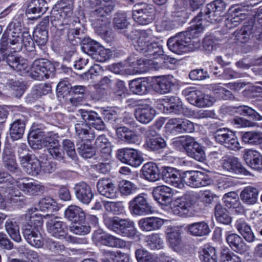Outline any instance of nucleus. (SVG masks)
<instances>
[{"instance_id":"obj_7","label":"nucleus","mask_w":262,"mask_h":262,"mask_svg":"<svg viewBox=\"0 0 262 262\" xmlns=\"http://www.w3.org/2000/svg\"><path fill=\"white\" fill-rule=\"evenodd\" d=\"M54 71L53 64L49 61L44 59H38L33 61L30 68L28 67L25 71L20 72V74H24L30 72V75L33 79L41 80L44 78H49Z\"/></svg>"},{"instance_id":"obj_42","label":"nucleus","mask_w":262,"mask_h":262,"mask_svg":"<svg viewBox=\"0 0 262 262\" xmlns=\"http://www.w3.org/2000/svg\"><path fill=\"white\" fill-rule=\"evenodd\" d=\"M181 234L180 230L177 227L169 229L167 232V239L169 245L176 251L181 248Z\"/></svg>"},{"instance_id":"obj_34","label":"nucleus","mask_w":262,"mask_h":262,"mask_svg":"<svg viewBox=\"0 0 262 262\" xmlns=\"http://www.w3.org/2000/svg\"><path fill=\"white\" fill-rule=\"evenodd\" d=\"M164 221L157 217H148L141 219L139 221L140 228L144 231H152L159 229L163 225Z\"/></svg>"},{"instance_id":"obj_17","label":"nucleus","mask_w":262,"mask_h":262,"mask_svg":"<svg viewBox=\"0 0 262 262\" xmlns=\"http://www.w3.org/2000/svg\"><path fill=\"white\" fill-rule=\"evenodd\" d=\"M160 177L166 183L177 188H183L182 172L177 169L169 167L163 166L161 168Z\"/></svg>"},{"instance_id":"obj_10","label":"nucleus","mask_w":262,"mask_h":262,"mask_svg":"<svg viewBox=\"0 0 262 262\" xmlns=\"http://www.w3.org/2000/svg\"><path fill=\"white\" fill-rule=\"evenodd\" d=\"M195 202V197L192 192H187L169 204L171 212L174 215L184 216L189 208Z\"/></svg>"},{"instance_id":"obj_24","label":"nucleus","mask_w":262,"mask_h":262,"mask_svg":"<svg viewBox=\"0 0 262 262\" xmlns=\"http://www.w3.org/2000/svg\"><path fill=\"white\" fill-rule=\"evenodd\" d=\"M116 233L123 236H134L136 233L134 222L116 216Z\"/></svg>"},{"instance_id":"obj_43","label":"nucleus","mask_w":262,"mask_h":262,"mask_svg":"<svg viewBox=\"0 0 262 262\" xmlns=\"http://www.w3.org/2000/svg\"><path fill=\"white\" fill-rule=\"evenodd\" d=\"M187 228L190 233L196 236H203L209 234L211 230L209 225L205 221L195 222L188 225Z\"/></svg>"},{"instance_id":"obj_52","label":"nucleus","mask_w":262,"mask_h":262,"mask_svg":"<svg viewBox=\"0 0 262 262\" xmlns=\"http://www.w3.org/2000/svg\"><path fill=\"white\" fill-rule=\"evenodd\" d=\"M146 145L148 150L160 153L166 147V142L161 137H153L146 140Z\"/></svg>"},{"instance_id":"obj_12","label":"nucleus","mask_w":262,"mask_h":262,"mask_svg":"<svg viewBox=\"0 0 262 262\" xmlns=\"http://www.w3.org/2000/svg\"><path fill=\"white\" fill-rule=\"evenodd\" d=\"M182 94L187 97L190 103L199 107L210 106L213 104L212 99L209 95L203 93L195 88H187L182 91Z\"/></svg>"},{"instance_id":"obj_41","label":"nucleus","mask_w":262,"mask_h":262,"mask_svg":"<svg viewBox=\"0 0 262 262\" xmlns=\"http://www.w3.org/2000/svg\"><path fill=\"white\" fill-rule=\"evenodd\" d=\"M3 159L5 167L13 174L19 176L20 170L16 163L14 155L9 149H4Z\"/></svg>"},{"instance_id":"obj_37","label":"nucleus","mask_w":262,"mask_h":262,"mask_svg":"<svg viewBox=\"0 0 262 262\" xmlns=\"http://www.w3.org/2000/svg\"><path fill=\"white\" fill-rule=\"evenodd\" d=\"M3 193L4 196L0 192V209H5L8 204L17 202L21 194L18 190H13L11 186L7 188Z\"/></svg>"},{"instance_id":"obj_25","label":"nucleus","mask_w":262,"mask_h":262,"mask_svg":"<svg viewBox=\"0 0 262 262\" xmlns=\"http://www.w3.org/2000/svg\"><path fill=\"white\" fill-rule=\"evenodd\" d=\"M156 114V110L148 104L138 106L134 112L136 119L142 124H147L151 122Z\"/></svg>"},{"instance_id":"obj_3","label":"nucleus","mask_w":262,"mask_h":262,"mask_svg":"<svg viewBox=\"0 0 262 262\" xmlns=\"http://www.w3.org/2000/svg\"><path fill=\"white\" fill-rule=\"evenodd\" d=\"M32 209L29 210L25 215L26 224L23 228V235L27 242L36 248H40L43 241L40 233L43 219L41 216L31 213Z\"/></svg>"},{"instance_id":"obj_28","label":"nucleus","mask_w":262,"mask_h":262,"mask_svg":"<svg viewBox=\"0 0 262 262\" xmlns=\"http://www.w3.org/2000/svg\"><path fill=\"white\" fill-rule=\"evenodd\" d=\"M99 44L94 41L84 45L83 48L90 53L92 58L99 62H105L110 58V54L107 50L104 49H100L98 51Z\"/></svg>"},{"instance_id":"obj_23","label":"nucleus","mask_w":262,"mask_h":262,"mask_svg":"<svg viewBox=\"0 0 262 262\" xmlns=\"http://www.w3.org/2000/svg\"><path fill=\"white\" fill-rule=\"evenodd\" d=\"M222 167L224 169L233 174H243L249 175L250 172L244 167L234 157H225L223 160Z\"/></svg>"},{"instance_id":"obj_1","label":"nucleus","mask_w":262,"mask_h":262,"mask_svg":"<svg viewBox=\"0 0 262 262\" xmlns=\"http://www.w3.org/2000/svg\"><path fill=\"white\" fill-rule=\"evenodd\" d=\"M34 42L29 32L22 31L19 22H12L7 32L2 37L0 42V61L6 60L8 65L18 72L25 71L28 67L27 61L13 53L21 51L23 47L31 51Z\"/></svg>"},{"instance_id":"obj_30","label":"nucleus","mask_w":262,"mask_h":262,"mask_svg":"<svg viewBox=\"0 0 262 262\" xmlns=\"http://www.w3.org/2000/svg\"><path fill=\"white\" fill-rule=\"evenodd\" d=\"M224 16L216 12L214 10H211L206 6L204 11H201L197 16H195L193 20L196 22L195 24H201L200 21H206L211 24L218 23L222 20Z\"/></svg>"},{"instance_id":"obj_29","label":"nucleus","mask_w":262,"mask_h":262,"mask_svg":"<svg viewBox=\"0 0 262 262\" xmlns=\"http://www.w3.org/2000/svg\"><path fill=\"white\" fill-rule=\"evenodd\" d=\"M225 236L227 244L232 250L240 253H243L247 251L246 244L239 235L228 231L226 232Z\"/></svg>"},{"instance_id":"obj_35","label":"nucleus","mask_w":262,"mask_h":262,"mask_svg":"<svg viewBox=\"0 0 262 262\" xmlns=\"http://www.w3.org/2000/svg\"><path fill=\"white\" fill-rule=\"evenodd\" d=\"M144 55L150 60L159 58L164 60L169 59V57L164 54L162 46L156 42L149 43Z\"/></svg>"},{"instance_id":"obj_19","label":"nucleus","mask_w":262,"mask_h":262,"mask_svg":"<svg viewBox=\"0 0 262 262\" xmlns=\"http://www.w3.org/2000/svg\"><path fill=\"white\" fill-rule=\"evenodd\" d=\"M166 105L164 106L165 111L173 115H190V111L184 107L181 100L177 96H171L167 99Z\"/></svg>"},{"instance_id":"obj_61","label":"nucleus","mask_w":262,"mask_h":262,"mask_svg":"<svg viewBox=\"0 0 262 262\" xmlns=\"http://www.w3.org/2000/svg\"><path fill=\"white\" fill-rule=\"evenodd\" d=\"M73 26L68 25L67 26L63 25L62 27L63 28L62 30L68 29L67 35L70 40H73L77 38H78V36L80 34V26L81 25L78 18H76L75 19L70 21V24H73Z\"/></svg>"},{"instance_id":"obj_55","label":"nucleus","mask_w":262,"mask_h":262,"mask_svg":"<svg viewBox=\"0 0 262 262\" xmlns=\"http://www.w3.org/2000/svg\"><path fill=\"white\" fill-rule=\"evenodd\" d=\"M7 232L14 241L18 243L21 240L19 227L17 222L14 220H8L5 223Z\"/></svg>"},{"instance_id":"obj_56","label":"nucleus","mask_w":262,"mask_h":262,"mask_svg":"<svg viewBox=\"0 0 262 262\" xmlns=\"http://www.w3.org/2000/svg\"><path fill=\"white\" fill-rule=\"evenodd\" d=\"M37 208L41 211L53 212L57 211L58 207L56 201L51 197H46L38 202Z\"/></svg>"},{"instance_id":"obj_21","label":"nucleus","mask_w":262,"mask_h":262,"mask_svg":"<svg viewBox=\"0 0 262 262\" xmlns=\"http://www.w3.org/2000/svg\"><path fill=\"white\" fill-rule=\"evenodd\" d=\"M152 193L154 199L161 205L167 206L172 200V189L164 185L155 187Z\"/></svg>"},{"instance_id":"obj_16","label":"nucleus","mask_w":262,"mask_h":262,"mask_svg":"<svg viewBox=\"0 0 262 262\" xmlns=\"http://www.w3.org/2000/svg\"><path fill=\"white\" fill-rule=\"evenodd\" d=\"M261 2L262 0H245L241 5L230 7L228 12L229 15L241 22L248 17L249 7H253Z\"/></svg>"},{"instance_id":"obj_18","label":"nucleus","mask_w":262,"mask_h":262,"mask_svg":"<svg viewBox=\"0 0 262 262\" xmlns=\"http://www.w3.org/2000/svg\"><path fill=\"white\" fill-rule=\"evenodd\" d=\"M166 125L172 132L179 134L191 133L194 130L193 123L185 119L171 118L168 120Z\"/></svg>"},{"instance_id":"obj_60","label":"nucleus","mask_w":262,"mask_h":262,"mask_svg":"<svg viewBox=\"0 0 262 262\" xmlns=\"http://www.w3.org/2000/svg\"><path fill=\"white\" fill-rule=\"evenodd\" d=\"M237 229L244 238L248 243L254 242L257 238L254 235L251 227L245 222H239L237 225Z\"/></svg>"},{"instance_id":"obj_36","label":"nucleus","mask_w":262,"mask_h":262,"mask_svg":"<svg viewBox=\"0 0 262 262\" xmlns=\"http://www.w3.org/2000/svg\"><path fill=\"white\" fill-rule=\"evenodd\" d=\"M81 117L85 121H88L90 125L98 130H103L105 125L98 114L94 112H88L80 110Z\"/></svg>"},{"instance_id":"obj_20","label":"nucleus","mask_w":262,"mask_h":262,"mask_svg":"<svg viewBox=\"0 0 262 262\" xmlns=\"http://www.w3.org/2000/svg\"><path fill=\"white\" fill-rule=\"evenodd\" d=\"M47 230L53 236L59 239L66 237L68 228L66 224L57 217L50 220L47 224Z\"/></svg>"},{"instance_id":"obj_63","label":"nucleus","mask_w":262,"mask_h":262,"mask_svg":"<svg viewBox=\"0 0 262 262\" xmlns=\"http://www.w3.org/2000/svg\"><path fill=\"white\" fill-rule=\"evenodd\" d=\"M86 140L78 141L77 143V151L84 158H90L94 153L93 149Z\"/></svg>"},{"instance_id":"obj_5","label":"nucleus","mask_w":262,"mask_h":262,"mask_svg":"<svg viewBox=\"0 0 262 262\" xmlns=\"http://www.w3.org/2000/svg\"><path fill=\"white\" fill-rule=\"evenodd\" d=\"M173 145H181L185 150L187 155L199 162H204L206 155L203 147L194 138L190 136L180 137L173 142Z\"/></svg>"},{"instance_id":"obj_59","label":"nucleus","mask_w":262,"mask_h":262,"mask_svg":"<svg viewBox=\"0 0 262 262\" xmlns=\"http://www.w3.org/2000/svg\"><path fill=\"white\" fill-rule=\"evenodd\" d=\"M25 123L23 121L19 119L14 121L10 127V135L14 140L21 138L25 130Z\"/></svg>"},{"instance_id":"obj_62","label":"nucleus","mask_w":262,"mask_h":262,"mask_svg":"<svg viewBox=\"0 0 262 262\" xmlns=\"http://www.w3.org/2000/svg\"><path fill=\"white\" fill-rule=\"evenodd\" d=\"M117 189L121 195L128 196L136 191L137 187L130 181L122 180L118 183Z\"/></svg>"},{"instance_id":"obj_48","label":"nucleus","mask_w":262,"mask_h":262,"mask_svg":"<svg viewBox=\"0 0 262 262\" xmlns=\"http://www.w3.org/2000/svg\"><path fill=\"white\" fill-rule=\"evenodd\" d=\"M242 139L245 144L258 145L262 143V132L250 131L242 133Z\"/></svg>"},{"instance_id":"obj_31","label":"nucleus","mask_w":262,"mask_h":262,"mask_svg":"<svg viewBox=\"0 0 262 262\" xmlns=\"http://www.w3.org/2000/svg\"><path fill=\"white\" fill-rule=\"evenodd\" d=\"M141 177L150 182H155L160 178V171L157 165L152 162L144 164L141 170Z\"/></svg>"},{"instance_id":"obj_33","label":"nucleus","mask_w":262,"mask_h":262,"mask_svg":"<svg viewBox=\"0 0 262 262\" xmlns=\"http://www.w3.org/2000/svg\"><path fill=\"white\" fill-rule=\"evenodd\" d=\"M244 159L246 164L252 169L262 170V155L259 152L249 149L245 151Z\"/></svg>"},{"instance_id":"obj_51","label":"nucleus","mask_w":262,"mask_h":262,"mask_svg":"<svg viewBox=\"0 0 262 262\" xmlns=\"http://www.w3.org/2000/svg\"><path fill=\"white\" fill-rule=\"evenodd\" d=\"M114 185L108 179L100 180L97 183V188L99 193L106 198L115 196Z\"/></svg>"},{"instance_id":"obj_27","label":"nucleus","mask_w":262,"mask_h":262,"mask_svg":"<svg viewBox=\"0 0 262 262\" xmlns=\"http://www.w3.org/2000/svg\"><path fill=\"white\" fill-rule=\"evenodd\" d=\"M20 162L24 170L29 174L36 176L41 170L40 161L33 155L26 158L21 156Z\"/></svg>"},{"instance_id":"obj_54","label":"nucleus","mask_w":262,"mask_h":262,"mask_svg":"<svg viewBox=\"0 0 262 262\" xmlns=\"http://www.w3.org/2000/svg\"><path fill=\"white\" fill-rule=\"evenodd\" d=\"M200 258L202 262H217L216 249L210 245H205L200 252Z\"/></svg>"},{"instance_id":"obj_45","label":"nucleus","mask_w":262,"mask_h":262,"mask_svg":"<svg viewBox=\"0 0 262 262\" xmlns=\"http://www.w3.org/2000/svg\"><path fill=\"white\" fill-rule=\"evenodd\" d=\"M48 9L45 0H32L26 10V14H38L36 18L45 13Z\"/></svg>"},{"instance_id":"obj_44","label":"nucleus","mask_w":262,"mask_h":262,"mask_svg":"<svg viewBox=\"0 0 262 262\" xmlns=\"http://www.w3.org/2000/svg\"><path fill=\"white\" fill-rule=\"evenodd\" d=\"M173 77L170 76L158 77L155 83L156 90L161 94H166L170 92L174 86Z\"/></svg>"},{"instance_id":"obj_40","label":"nucleus","mask_w":262,"mask_h":262,"mask_svg":"<svg viewBox=\"0 0 262 262\" xmlns=\"http://www.w3.org/2000/svg\"><path fill=\"white\" fill-rule=\"evenodd\" d=\"M130 91L136 95H143L149 91V84L146 78H136L129 81Z\"/></svg>"},{"instance_id":"obj_14","label":"nucleus","mask_w":262,"mask_h":262,"mask_svg":"<svg viewBox=\"0 0 262 262\" xmlns=\"http://www.w3.org/2000/svg\"><path fill=\"white\" fill-rule=\"evenodd\" d=\"M13 190L15 187L18 190L21 191L25 194L34 195L43 190V187L38 181L27 178L15 179L14 184L12 186Z\"/></svg>"},{"instance_id":"obj_32","label":"nucleus","mask_w":262,"mask_h":262,"mask_svg":"<svg viewBox=\"0 0 262 262\" xmlns=\"http://www.w3.org/2000/svg\"><path fill=\"white\" fill-rule=\"evenodd\" d=\"M76 198L81 202L88 204L93 198L90 187L85 182L76 184L74 188Z\"/></svg>"},{"instance_id":"obj_22","label":"nucleus","mask_w":262,"mask_h":262,"mask_svg":"<svg viewBox=\"0 0 262 262\" xmlns=\"http://www.w3.org/2000/svg\"><path fill=\"white\" fill-rule=\"evenodd\" d=\"M49 21V17H46L34 30V39L39 46H44L47 42Z\"/></svg>"},{"instance_id":"obj_64","label":"nucleus","mask_w":262,"mask_h":262,"mask_svg":"<svg viewBox=\"0 0 262 262\" xmlns=\"http://www.w3.org/2000/svg\"><path fill=\"white\" fill-rule=\"evenodd\" d=\"M239 115L246 116L257 121L262 120V116L252 107L245 105H239Z\"/></svg>"},{"instance_id":"obj_6","label":"nucleus","mask_w":262,"mask_h":262,"mask_svg":"<svg viewBox=\"0 0 262 262\" xmlns=\"http://www.w3.org/2000/svg\"><path fill=\"white\" fill-rule=\"evenodd\" d=\"M57 135L53 133L41 132L39 129L32 130L28 135V142L34 149H39L42 147L47 148L59 144Z\"/></svg>"},{"instance_id":"obj_4","label":"nucleus","mask_w":262,"mask_h":262,"mask_svg":"<svg viewBox=\"0 0 262 262\" xmlns=\"http://www.w3.org/2000/svg\"><path fill=\"white\" fill-rule=\"evenodd\" d=\"M74 1L73 0H60L53 8L50 15L52 24L58 30L62 31L63 25L73 26L70 24L72 20Z\"/></svg>"},{"instance_id":"obj_8","label":"nucleus","mask_w":262,"mask_h":262,"mask_svg":"<svg viewBox=\"0 0 262 262\" xmlns=\"http://www.w3.org/2000/svg\"><path fill=\"white\" fill-rule=\"evenodd\" d=\"M156 12V8L153 5L140 3L134 5L132 16L139 25H146L155 19Z\"/></svg>"},{"instance_id":"obj_47","label":"nucleus","mask_w":262,"mask_h":262,"mask_svg":"<svg viewBox=\"0 0 262 262\" xmlns=\"http://www.w3.org/2000/svg\"><path fill=\"white\" fill-rule=\"evenodd\" d=\"M106 213L104 214V223L106 226L111 230H115V203L107 201L104 203Z\"/></svg>"},{"instance_id":"obj_49","label":"nucleus","mask_w":262,"mask_h":262,"mask_svg":"<svg viewBox=\"0 0 262 262\" xmlns=\"http://www.w3.org/2000/svg\"><path fill=\"white\" fill-rule=\"evenodd\" d=\"M129 25L126 13L118 12L116 13V37L118 39L121 37L122 32L127 29Z\"/></svg>"},{"instance_id":"obj_13","label":"nucleus","mask_w":262,"mask_h":262,"mask_svg":"<svg viewBox=\"0 0 262 262\" xmlns=\"http://www.w3.org/2000/svg\"><path fill=\"white\" fill-rule=\"evenodd\" d=\"M117 158L121 162L135 167L140 166L144 161L141 152L134 148L118 149Z\"/></svg>"},{"instance_id":"obj_39","label":"nucleus","mask_w":262,"mask_h":262,"mask_svg":"<svg viewBox=\"0 0 262 262\" xmlns=\"http://www.w3.org/2000/svg\"><path fill=\"white\" fill-rule=\"evenodd\" d=\"M65 217L75 223H84L85 215V213L80 207L72 205L65 210Z\"/></svg>"},{"instance_id":"obj_50","label":"nucleus","mask_w":262,"mask_h":262,"mask_svg":"<svg viewBox=\"0 0 262 262\" xmlns=\"http://www.w3.org/2000/svg\"><path fill=\"white\" fill-rule=\"evenodd\" d=\"M258 189L255 187L248 186L245 187L241 192V200L248 205L255 204L257 200Z\"/></svg>"},{"instance_id":"obj_58","label":"nucleus","mask_w":262,"mask_h":262,"mask_svg":"<svg viewBox=\"0 0 262 262\" xmlns=\"http://www.w3.org/2000/svg\"><path fill=\"white\" fill-rule=\"evenodd\" d=\"M251 29L250 22H249L248 24L243 26L241 29L234 32L235 39L243 43L247 42L251 39Z\"/></svg>"},{"instance_id":"obj_9","label":"nucleus","mask_w":262,"mask_h":262,"mask_svg":"<svg viewBox=\"0 0 262 262\" xmlns=\"http://www.w3.org/2000/svg\"><path fill=\"white\" fill-rule=\"evenodd\" d=\"M182 183L192 188H200L211 185L213 180L206 173L194 170L182 172Z\"/></svg>"},{"instance_id":"obj_11","label":"nucleus","mask_w":262,"mask_h":262,"mask_svg":"<svg viewBox=\"0 0 262 262\" xmlns=\"http://www.w3.org/2000/svg\"><path fill=\"white\" fill-rule=\"evenodd\" d=\"M130 212L137 215L151 214L154 210L148 201L147 195L144 193L139 194L129 202Z\"/></svg>"},{"instance_id":"obj_26","label":"nucleus","mask_w":262,"mask_h":262,"mask_svg":"<svg viewBox=\"0 0 262 262\" xmlns=\"http://www.w3.org/2000/svg\"><path fill=\"white\" fill-rule=\"evenodd\" d=\"M171 15L179 17V22H186L190 15L187 0H174Z\"/></svg>"},{"instance_id":"obj_2","label":"nucleus","mask_w":262,"mask_h":262,"mask_svg":"<svg viewBox=\"0 0 262 262\" xmlns=\"http://www.w3.org/2000/svg\"><path fill=\"white\" fill-rule=\"evenodd\" d=\"M204 30L201 24H192L187 30L176 34L170 37L167 42L168 49L177 54H182L195 51L200 46L199 40H195L196 35Z\"/></svg>"},{"instance_id":"obj_46","label":"nucleus","mask_w":262,"mask_h":262,"mask_svg":"<svg viewBox=\"0 0 262 262\" xmlns=\"http://www.w3.org/2000/svg\"><path fill=\"white\" fill-rule=\"evenodd\" d=\"M214 216L218 223L224 225H229L232 218L226 208L220 203L216 204L214 208Z\"/></svg>"},{"instance_id":"obj_15","label":"nucleus","mask_w":262,"mask_h":262,"mask_svg":"<svg viewBox=\"0 0 262 262\" xmlns=\"http://www.w3.org/2000/svg\"><path fill=\"white\" fill-rule=\"evenodd\" d=\"M110 0H100L98 7L91 12L93 25L96 28H103V25L106 24L105 17L113 10V6L110 5Z\"/></svg>"},{"instance_id":"obj_38","label":"nucleus","mask_w":262,"mask_h":262,"mask_svg":"<svg viewBox=\"0 0 262 262\" xmlns=\"http://www.w3.org/2000/svg\"><path fill=\"white\" fill-rule=\"evenodd\" d=\"M75 130L76 135L79 138V141H91L95 137L94 133L91 130L90 126L83 121H78L75 124Z\"/></svg>"},{"instance_id":"obj_57","label":"nucleus","mask_w":262,"mask_h":262,"mask_svg":"<svg viewBox=\"0 0 262 262\" xmlns=\"http://www.w3.org/2000/svg\"><path fill=\"white\" fill-rule=\"evenodd\" d=\"M116 82V101L121 103L126 102L129 94L128 89L123 80L117 79Z\"/></svg>"},{"instance_id":"obj_53","label":"nucleus","mask_w":262,"mask_h":262,"mask_svg":"<svg viewBox=\"0 0 262 262\" xmlns=\"http://www.w3.org/2000/svg\"><path fill=\"white\" fill-rule=\"evenodd\" d=\"M116 134L118 139L128 143H134L137 136L135 133L125 126H121L116 128Z\"/></svg>"}]
</instances>
